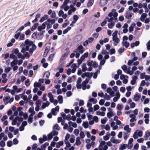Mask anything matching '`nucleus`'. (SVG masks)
Listing matches in <instances>:
<instances>
[{
	"instance_id": "nucleus-21",
	"label": "nucleus",
	"mask_w": 150,
	"mask_h": 150,
	"mask_svg": "<svg viewBox=\"0 0 150 150\" xmlns=\"http://www.w3.org/2000/svg\"><path fill=\"white\" fill-rule=\"evenodd\" d=\"M57 99L59 101V103L60 104H61L63 103V96L61 95H59L57 97Z\"/></svg>"
},
{
	"instance_id": "nucleus-33",
	"label": "nucleus",
	"mask_w": 150,
	"mask_h": 150,
	"mask_svg": "<svg viewBox=\"0 0 150 150\" xmlns=\"http://www.w3.org/2000/svg\"><path fill=\"white\" fill-rule=\"evenodd\" d=\"M30 57V55L27 52H26L24 54V56H23V58H22V59H24L26 57H28L29 58Z\"/></svg>"
},
{
	"instance_id": "nucleus-3",
	"label": "nucleus",
	"mask_w": 150,
	"mask_h": 150,
	"mask_svg": "<svg viewBox=\"0 0 150 150\" xmlns=\"http://www.w3.org/2000/svg\"><path fill=\"white\" fill-rule=\"evenodd\" d=\"M108 1L109 0H100L99 5L101 7L105 6L108 3Z\"/></svg>"
},
{
	"instance_id": "nucleus-64",
	"label": "nucleus",
	"mask_w": 150,
	"mask_h": 150,
	"mask_svg": "<svg viewBox=\"0 0 150 150\" xmlns=\"http://www.w3.org/2000/svg\"><path fill=\"white\" fill-rule=\"evenodd\" d=\"M123 108L122 105L120 104H118L117 105V110H120Z\"/></svg>"
},
{
	"instance_id": "nucleus-5",
	"label": "nucleus",
	"mask_w": 150,
	"mask_h": 150,
	"mask_svg": "<svg viewBox=\"0 0 150 150\" xmlns=\"http://www.w3.org/2000/svg\"><path fill=\"white\" fill-rule=\"evenodd\" d=\"M138 77L136 76H132V79L130 83L132 85H134L135 84L137 80Z\"/></svg>"
},
{
	"instance_id": "nucleus-4",
	"label": "nucleus",
	"mask_w": 150,
	"mask_h": 150,
	"mask_svg": "<svg viewBox=\"0 0 150 150\" xmlns=\"http://www.w3.org/2000/svg\"><path fill=\"white\" fill-rule=\"evenodd\" d=\"M47 23L45 22L43 23L42 25L40 26H38V30L39 31H41L42 30H43L45 29L46 27V25Z\"/></svg>"
},
{
	"instance_id": "nucleus-60",
	"label": "nucleus",
	"mask_w": 150,
	"mask_h": 150,
	"mask_svg": "<svg viewBox=\"0 0 150 150\" xmlns=\"http://www.w3.org/2000/svg\"><path fill=\"white\" fill-rule=\"evenodd\" d=\"M21 35V33L18 32L17 33L15 34L14 35V38L16 39H18L20 35Z\"/></svg>"
},
{
	"instance_id": "nucleus-59",
	"label": "nucleus",
	"mask_w": 150,
	"mask_h": 150,
	"mask_svg": "<svg viewBox=\"0 0 150 150\" xmlns=\"http://www.w3.org/2000/svg\"><path fill=\"white\" fill-rule=\"evenodd\" d=\"M30 80L29 79H27L25 81V84L26 86H28L30 85Z\"/></svg>"
},
{
	"instance_id": "nucleus-47",
	"label": "nucleus",
	"mask_w": 150,
	"mask_h": 150,
	"mask_svg": "<svg viewBox=\"0 0 150 150\" xmlns=\"http://www.w3.org/2000/svg\"><path fill=\"white\" fill-rule=\"evenodd\" d=\"M18 141L16 138L14 139L13 141V143L14 145H16L18 144Z\"/></svg>"
},
{
	"instance_id": "nucleus-37",
	"label": "nucleus",
	"mask_w": 150,
	"mask_h": 150,
	"mask_svg": "<svg viewBox=\"0 0 150 150\" xmlns=\"http://www.w3.org/2000/svg\"><path fill=\"white\" fill-rule=\"evenodd\" d=\"M107 120V118L106 117H105L104 119L101 120V122L102 124H105L106 123Z\"/></svg>"
},
{
	"instance_id": "nucleus-31",
	"label": "nucleus",
	"mask_w": 150,
	"mask_h": 150,
	"mask_svg": "<svg viewBox=\"0 0 150 150\" xmlns=\"http://www.w3.org/2000/svg\"><path fill=\"white\" fill-rule=\"evenodd\" d=\"M16 119L17 121H18L20 122H21L23 121V118L21 117H19L18 116H17L16 117Z\"/></svg>"
},
{
	"instance_id": "nucleus-54",
	"label": "nucleus",
	"mask_w": 150,
	"mask_h": 150,
	"mask_svg": "<svg viewBox=\"0 0 150 150\" xmlns=\"http://www.w3.org/2000/svg\"><path fill=\"white\" fill-rule=\"evenodd\" d=\"M125 51V48L121 47L118 50V52L120 54L122 53V52H124Z\"/></svg>"
},
{
	"instance_id": "nucleus-46",
	"label": "nucleus",
	"mask_w": 150,
	"mask_h": 150,
	"mask_svg": "<svg viewBox=\"0 0 150 150\" xmlns=\"http://www.w3.org/2000/svg\"><path fill=\"white\" fill-rule=\"evenodd\" d=\"M70 9H71L73 12H74L76 10V8L74 7L73 5H70L69 6Z\"/></svg>"
},
{
	"instance_id": "nucleus-36",
	"label": "nucleus",
	"mask_w": 150,
	"mask_h": 150,
	"mask_svg": "<svg viewBox=\"0 0 150 150\" xmlns=\"http://www.w3.org/2000/svg\"><path fill=\"white\" fill-rule=\"evenodd\" d=\"M41 84L40 83H38V82H36L34 83V87L35 88H37L38 87H39L40 86H41Z\"/></svg>"
},
{
	"instance_id": "nucleus-13",
	"label": "nucleus",
	"mask_w": 150,
	"mask_h": 150,
	"mask_svg": "<svg viewBox=\"0 0 150 150\" xmlns=\"http://www.w3.org/2000/svg\"><path fill=\"white\" fill-rule=\"evenodd\" d=\"M105 142L104 141H102L101 142L99 146V150H103V146L105 145Z\"/></svg>"
},
{
	"instance_id": "nucleus-58",
	"label": "nucleus",
	"mask_w": 150,
	"mask_h": 150,
	"mask_svg": "<svg viewBox=\"0 0 150 150\" xmlns=\"http://www.w3.org/2000/svg\"><path fill=\"white\" fill-rule=\"evenodd\" d=\"M12 142L11 141H8L7 142V146L9 147H11L12 145Z\"/></svg>"
},
{
	"instance_id": "nucleus-16",
	"label": "nucleus",
	"mask_w": 150,
	"mask_h": 150,
	"mask_svg": "<svg viewBox=\"0 0 150 150\" xmlns=\"http://www.w3.org/2000/svg\"><path fill=\"white\" fill-rule=\"evenodd\" d=\"M80 138L79 137H77L76 139V142L75 144L77 146H79L81 144V142L80 141Z\"/></svg>"
},
{
	"instance_id": "nucleus-32",
	"label": "nucleus",
	"mask_w": 150,
	"mask_h": 150,
	"mask_svg": "<svg viewBox=\"0 0 150 150\" xmlns=\"http://www.w3.org/2000/svg\"><path fill=\"white\" fill-rule=\"evenodd\" d=\"M10 98V97L9 96H5L3 98V101L6 104V103L8 102L7 101Z\"/></svg>"
},
{
	"instance_id": "nucleus-17",
	"label": "nucleus",
	"mask_w": 150,
	"mask_h": 150,
	"mask_svg": "<svg viewBox=\"0 0 150 150\" xmlns=\"http://www.w3.org/2000/svg\"><path fill=\"white\" fill-rule=\"evenodd\" d=\"M124 129L127 132L129 133L131 132V129L129 127L128 125H126L124 128Z\"/></svg>"
},
{
	"instance_id": "nucleus-11",
	"label": "nucleus",
	"mask_w": 150,
	"mask_h": 150,
	"mask_svg": "<svg viewBox=\"0 0 150 150\" xmlns=\"http://www.w3.org/2000/svg\"><path fill=\"white\" fill-rule=\"evenodd\" d=\"M82 36L81 35H79L76 36L75 38V40L76 42H78L81 40Z\"/></svg>"
},
{
	"instance_id": "nucleus-40",
	"label": "nucleus",
	"mask_w": 150,
	"mask_h": 150,
	"mask_svg": "<svg viewBox=\"0 0 150 150\" xmlns=\"http://www.w3.org/2000/svg\"><path fill=\"white\" fill-rule=\"evenodd\" d=\"M138 131V130H136L133 134V137L134 139H137L138 137V136L137 134Z\"/></svg>"
},
{
	"instance_id": "nucleus-1",
	"label": "nucleus",
	"mask_w": 150,
	"mask_h": 150,
	"mask_svg": "<svg viewBox=\"0 0 150 150\" xmlns=\"http://www.w3.org/2000/svg\"><path fill=\"white\" fill-rule=\"evenodd\" d=\"M25 47L26 48V51H29L30 54H32L34 51L36 49L37 47L34 43L33 42L30 41L28 39L25 40Z\"/></svg>"
},
{
	"instance_id": "nucleus-18",
	"label": "nucleus",
	"mask_w": 150,
	"mask_h": 150,
	"mask_svg": "<svg viewBox=\"0 0 150 150\" xmlns=\"http://www.w3.org/2000/svg\"><path fill=\"white\" fill-rule=\"evenodd\" d=\"M133 15L132 13H128L127 12L126 13V15L125 16V17L126 18L128 19H130L132 17Z\"/></svg>"
},
{
	"instance_id": "nucleus-38",
	"label": "nucleus",
	"mask_w": 150,
	"mask_h": 150,
	"mask_svg": "<svg viewBox=\"0 0 150 150\" xmlns=\"http://www.w3.org/2000/svg\"><path fill=\"white\" fill-rule=\"evenodd\" d=\"M89 80L87 79H86L85 80L83 81L82 83V86H85L86 84L88 83Z\"/></svg>"
},
{
	"instance_id": "nucleus-56",
	"label": "nucleus",
	"mask_w": 150,
	"mask_h": 150,
	"mask_svg": "<svg viewBox=\"0 0 150 150\" xmlns=\"http://www.w3.org/2000/svg\"><path fill=\"white\" fill-rule=\"evenodd\" d=\"M90 74L89 72H85L84 73H83L81 75V77L83 78H84L85 77H87V74Z\"/></svg>"
},
{
	"instance_id": "nucleus-39",
	"label": "nucleus",
	"mask_w": 150,
	"mask_h": 150,
	"mask_svg": "<svg viewBox=\"0 0 150 150\" xmlns=\"http://www.w3.org/2000/svg\"><path fill=\"white\" fill-rule=\"evenodd\" d=\"M10 58L13 59H17V57L16 55H15L13 53L11 54L10 55Z\"/></svg>"
},
{
	"instance_id": "nucleus-9",
	"label": "nucleus",
	"mask_w": 150,
	"mask_h": 150,
	"mask_svg": "<svg viewBox=\"0 0 150 150\" xmlns=\"http://www.w3.org/2000/svg\"><path fill=\"white\" fill-rule=\"evenodd\" d=\"M50 18H48V19L45 22V23H47L46 25H47V29H49L51 28L52 26L51 24H50Z\"/></svg>"
},
{
	"instance_id": "nucleus-22",
	"label": "nucleus",
	"mask_w": 150,
	"mask_h": 150,
	"mask_svg": "<svg viewBox=\"0 0 150 150\" xmlns=\"http://www.w3.org/2000/svg\"><path fill=\"white\" fill-rule=\"evenodd\" d=\"M82 70L83 72H85L87 70V68L86 67V64L83 63L82 66Z\"/></svg>"
},
{
	"instance_id": "nucleus-25",
	"label": "nucleus",
	"mask_w": 150,
	"mask_h": 150,
	"mask_svg": "<svg viewBox=\"0 0 150 150\" xmlns=\"http://www.w3.org/2000/svg\"><path fill=\"white\" fill-rule=\"evenodd\" d=\"M115 25V22L113 21L108 24V27L110 29H112Z\"/></svg>"
},
{
	"instance_id": "nucleus-49",
	"label": "nucleus",
	"mask_w": 150,
	"mask_h": 150,
	"mask_svg": "<svg viewBox=\"0 0 150 150\" xmlns=\"http://www.w3.org/2000/svg\"><path fill=\"white\" fill-rule=\"evenodd\" d=\"M90 74H88L87 77L88 78V79H91L92 76H93V72H89Z\"/></svg>"
},
{
	"instance_id": "nucleus-30",
	"label": "nucleus",
	"mask_w": 150,
	"mask_h": 150,
	"mask_svg": "<svg viewBox=\"0 0 150 150\" xmlns=\"http://www.w3.org/2000/svg\"><path fill=\"white\" fill-rule=\"evenodd\" d=\"M114 115L113 114V112H109L107 114V117L108 118H110L112 115Z\"/></svg>"
},
{
	"instance_id": "nucleus-23",
	"label": "nucleus",
	"mask_w": 150,
	"mask_h": 150,
	"mask_svg": "<svg viewBox=\"0 0 150 150\" xmlns=\"http://www.w3.org/2000/svg\"><path fill=\"white\" fill-rule=\"evenodd\" d=\"M49 51V48H47V47H46L45 52L43 54V57H46L47 54L48 53V52Z\"/></svg>"
},
{
	"instance_id": "nucleus-28",
	"label": "nucleus",
	"mask_w": 150,
	"mask_h": 150,
	"mask_svg": "<svg viewBox=\"0 0 150 150\" xmlns=\"http://www.w3.org/2000/svg\"><path fill=\"white\" fill-rule=\"evenodd\" d=\"M54 56V55L53 54H50L48 58V60L51 61H52Z\"/></svg>"
},
{
	"instance_id": "nucleus-55",
	"label": "nucleus",
	"mask_w": 150,
	"mask_h": 150,
	"mask_svg": "<svg viewBox=\"0 0 150 150\" xmlns=\"http://www.w3.org/2000/svg\"><path fill=\"white\" fill-rule=\"evenodd\" d=\"M70 134L68 133H67L65 137V139L64 141H68V140L69 139L70 137Z\"/></svg>"
},
{
	"instance_id": "nucleus-41",
	"label": "nucleus",
	"mask_w": 150,
	"mask_h": 150,
	"mask_svg": "<svg viewBox=\"0 0 150 150\" xmlns=\"http://www.w3.org/2000/svg\"><path fill=\"white\" fill-rule=\"evenodd\" d=\"M93 61L92 60H89L87 62V64L88 66H91L92 65Z\"/></svg>"
},
{
	"instance_id": "nucleus-10",
	"label": "nucleus",
	"mask_w": 150,
	"mask_h": 150,
	"mask_svg": "<svg viewBox=\"0 0 150 150\" xmlns=\"http://www.w3.org/2000/svg\"><path fill=\"white\" fill-rule=\"evenodd\" d=\"M48 16L47 14L45 15L43 17H42L40 20V23H42L43 21H45V20H47L48 19Z\"/></svg>"
},
{
	"instance_id": "nucleus-48",
	"label": "nucleus",
	"mask_w": 150,
	"mask_h": 150,
	"mask_svg": "<svg viewBox=\"0 0 150 150\" xmlns=\"http://www.w3.org/2000/svg\"><path fill=\"white\" fill-rule=\"evenodd\" d=\"M52 134L53 135V136L55 135H57L58 134V132L57 131L55 130H53L51 132Z\"/></svg>"
},
{
	"instance_id": "nucleus-61",
	"label": "nucleus",
	"mask_w": 150,
	"mask_h": 150,
	"mask_svg": "<svg viewBox=\"0 0 150 150\" xmlns=\"http://www.w3.org/2000/svg\"><path fill=\"white\" fill-rule=\"evenodd\" d=\"M38 145L36 143L34 144L32 147V149L33 150H36L37 148Z\"/></svg>"
},
{
	"instance_id": "nucleus-12",
	"label": "nucleus",
	"mask_w": 150,
	"mask_h": 150,
	"mask_svg": "<svg viewBox=\"0 0 150 150\" xmlns=\"http://www.w3.org/2000/svg\"><path fill=\"white\" fill-rule=\"evenodd\" d=\"M79 18V17L77 16V15H74L73 16V20L72 22V23H75Z\"/></svg>"
},
{
	"instance_id": "nucleus-14",
	"label": "nucleus",
	"mask_w": 150,
	"mask_h": 150,
	"mask_svg": "<svg viewBox=\"0 0 150 150\" xmlns=\"http://www.w3.org/2000/svg\"><path fill=\"white\" fill-rule=\"evenodd\" d=\"M147 16V15L145 13H142L140 18V21L142 22H144L145 20V18Z\"/></svg>"
},
{
	"instance_id": "nucleus-42",
	"label": "nucleus",
	"mask_w": 150,
	"mask_h": 150,
	"mask_svg": "<svg viewBox=\"0 0 150 150\" xmlns=\"http://www.w3.org/2000/svg\"><path fill=\"white\" fill-rule=\"evenodd\" d=\"M93 120L94 122H96L97 123L98 122V118L97 116H94L93 117Z\"/></svg>"
},
{
	"instance_id": "nucleus-6",
	"label": "nucleus",
	"mask_w": 150,
	"mask_h": 150,
	"mask_svg": "<svg viewBox=\"0 0 150 150\" xmlns=\"http://www.w3.org/2000/svg\"><path fill=\"white\" fill-rule=\"evenodd\" d=\"M110 141L114 144H118L121 142L120 140L115 139L114 137H111L110 139Z\"/></svg>"
},
{
	"instance_id": "nucleus-53",
	"label": "nucleus",
	"mask_w": 150,
	"mask_h": 150,
	"mask_svg": "<svg viewBox=\"0 0 150 150\" xmlns=\"http://www.w3.org/2000/svg\"><path fill=\"white\" fill-rule=\"evenodd\" d=\"M64 142L66 145L67 147L68 148H69L71 147V145L69 141H64Z\"/></svg>"
},
{
	"instance_id": "nucleus-27",
	"label": "nucleus",
	"mask_w": 150,
	"mask_h": 150,
	"mask_svg": "<svg viewBox=\"0 0 150 150\" xmlns=\"http://www.w3.org/2000/svg\"><path fill=\"white\" fill-rule=\"evenodd\" d=\"M94 0H89L87 3L88 6H92L94 3Z\"/></svg>"
},
{
	"instance_id": "nucleus-15",
	"label": "nucleus",
	"mask_w": 150,
	"mask_h": 150,
	"mask_svg": "<svg viewBox=\"0 0 150 150\" xmlns=\"http://www.w3.org/2000/svg\"><path fill=\"white\" fill-rule=\"evenodd\" d=\"M122 44L123 46H125L126 48H128L129 46V43L127 41H122Z\"/></svg>"
},
{
	"instance_id": "nucleus-29",
	"label": "nucleus",
	"mask_w": 150,
	"mask_h": 150,
	"mask_svg": "<svg viewBox=\"0 0 150 150\" xmlns=\"http://www.w3.org/2000/svg\"><path fill=\"white\" fill-rule=\"evenodd\" d=\"M53 129L54 130H59L60 129V127L57 124H55L53 127Z\"/></svg>"
},
{
	"instance_id": "nucleus-26",
	"label": "nucleus",
	"mask_w": 150,
	"mask_h": 150,
	"mask_svg": "<svg viewBox=\"0 0 150 150\" xmlns=\"http://www.w3.org/2000/svg\"><path fill=\"white\" fill-rule=\"evenodd\" d=\"M127 145L126 144H123L121 145L119 149L121 150H124L126 148V146Z\"/></svg>"
},
{
	"instance_id": "nucleus-19",
	"label": "nucleus",
	"mask_w": 150,
	"mask_h": 150,
	"mask_svg": "<svg viewBox=\"0 0 150 150\" xmlns=\"http://www.w3.org/2000/svg\"><path fill=\"white\" fill-rule=\"evenodd\" d=\"M39 23H36L31 28V31H33L35 30L38 26Z\"/></svg>"
},
{
	"instance_id": "nucleus-57",
	"label": "nucleus",
	"mask_w": 150,
	"mask_h": 150,
	"mask_svg": "<svg viewBox=\"0 0 150 150\" xmlns=\"http://www.w3.org/2000/svg\"><path fill=\"white\" fill-rule=\"evenodd\" d=\"M93 66L94 68H96L98 67V64L96 61L93 62Z\"/></svg>"
},
{
	"instance_id": "nucleus-2",
	"label": "nucleus",
	"mask_w": 150,
	"mask_h": 150,
	"mask_svg": "<svg viewBox=\"0 0 150 150\" xmlns=\"http://www.w3.org/2000/svg\"><path fill=\"white\" fill-rule=\"evenodd\" d=\"M59 106L58 105L56 106L55 108H52L51 110V113L54 116L57 115V112H58L59 110Z\"/></svg>"
},
{
	"instance_id": "nucleus-52",
	"label": "nucleus",
	"mask_w": 150,
	"mask_h": 150,
	"mask_svg": "<svg viewBox=\"0 0 150 150\" xmlns=\"http://www.w3.org/2000/svg\"><path fill=\"white\" fill-rule=\"evenodd\" d=\"M37 33L34 32L32 34L31 36L32 38L34 39H36L37 38Z\"/></svg>"
},
{
	"instance_id": "nucleus-63",
	"label": "nucleus",
	"mask_w": 150,
	"mask_h": 150,
	"mask_svg": "<svg viewBox=\"0 0 150 150\" xmlns=\"http://www.w3.org/2000/svg\"><path fill=\"white\" fill-rule=\"evenodd\" d=\"M5 145V142L3 141H1L0 142V146L2 147H4Z\"/></svg>"
},
{
	"instance_id": "nucleus-7",
	"label": "nucleus",
	"mask_w": 150,
	"mask_h": 150,
	"mask_svg": "<svg viewBox=\"0 0 150 150\" xmlns=\"http://www.w3.org/2000/svg\"><path fill=\"white\" fill-rule=\"evenodd\" d=\"M141 98L140 94L138 93H136L134 96V101H137Z\"/></svg>"
},
{
	"instance_id": "nucleus-45",
	"label": "nucleus",
	"mask_w": 150,
	"mask_h": 150,
	"mask_svg": "<svg viewBox=\"0 0 150 150\" xmlns=\"http://www.w3.org/2000/svg\"><path fill=\"white\" fill-rule=\"evenodd\" d=\"M110 55H112L113 54H114L115 52V49L114 48H112L110 50Z\"/></svg>"
},
{
	"instance_id": "nucleus-50",
	"label": "nucleus",
	"mask_w": 150,
	"mask_h": 150,
	"mask_svg": "<svg viewBox=\"0 0 150 150\" xmlns=\"http://www.w3.org/2000/svg\"><path fill=\"white\" fill-rule=\"evenodd\" d=\"M74 134L77 136L78 135L79 133V130L78 129H75L74 132Z\"/></svg>"
},
{
	"instance_id": "nucleus-34",
	"label": "nucleus",
	"mask_w": 150,
	"mask_h": 150,
	"mask_svg": "<svg viewBox=\"0 0 150 150\" xmlns=\"http://www.w3.org/2000/svg\"><path fill=\"white\" fill-rule=\"evenodd\" d=\"M83 127L85 129H86L88 127V124L87 122H83L82 125Z\"/></svg>"
},
{
	"instance_id": "nucleus-44",
	"label": "nucleus",
	"mask_w": 150,
	"mask_h": 150,
	"mask_svg": "<svg viewBox=\"0 0 150 150\" xmlns=\"http://www.w3.org/2000/svg\"><path fill=\"white\" fill-rule=\"evenodd\" d=\"M48 136V140H50L52 139V138L53 136L52 134V133L51 132L48 134L47 135Z\"/></svg>"
},
{
	"instance_id": "nucleus-43",
	"label": "nucleus",
	"mask_w": 150,
	"mask_h": 150,
	"mask_svg": "<svg viewBox=\"0 0 150 150\" xmlns=\"http://www.w3.org/2000/svg\"><path fill=\"white\" fill-rule=\"evenodd\" d=\"M138 130L137 132V135L139 137H142V131L141 130Z\"/></svg>"
},
{
	"instance_id": "nucleus-8",
	"label": "nucleus",
	"mask_w": 150,
	"mask_h": 150,
	"mask_svg": "<svg viewBox=\"0 0 150 150\" xmlns=\"http://www.w3.org/2000/svg\"><path fill=\"white\" fill-rule=\"evenodd\" d=\"M77 48L78 49L79 52L81 54L83 53L84 52V49L83 46L81 45H79Z\"/></svg>"
},
{
	"instance_id": "nucleus-20",
	"label": "nucleus",
	"mask_w": 150,
	"mask_h": 150,
	"mask_svg": "<svg viewBox=\"0 0 150 150\" xmlns=\"http://www.w3.org/2000/svg\"><path fill=\"white\" fill-rule=\"evenodd\" d=\"M63 144L64 143L63 141H59L57 143L56 147L57 148H59L61 146L63 145Z\"/></svg>"
},
{
	"instance_id": "nucleus-35",
	"label": "nucleus",
	"mask_w": 150,
	"mask_h": 150,
	"mask_svg": "<svg viewBox=\"0 0 150 150\" xmlns=\"http://www.w3.org/2000/svg\"><path fill=\"white\" fill-rule=\"evenodd\" d=\"M19 52V50L18 48L13 49L12 51V52L16 54H17Z\"/></svg>"
},
{
	"instance_id": "nucleus-51",
	"label": "nucleus",
	"mask_w": 150,
	"mask_h": 150,
	"mask_svg": "<svg viewBox=\"0 0 150 150\" xmlns=\"http://www.w3.org/2000/svg\"><path fill=\"white\" fill-rule=\"evenodd\" d=\"M105 19H106V21L108 20V21L109 22H113L112 21L113 20V18L112 17H111L110 18H109L108 17H106L105 18Z\"/></svg>"
},
{
	"instance_id": "nucleus-62",
	"label": "nucleus",
	"mask_w": 150,
	"mask_h": 150,
	"mask_svg": "<svg viewBox=\"0 0 150 150\" xmlns=\"http://www.w3.org/2000/svg\"><path fill=\"white\" fill-rule=\"evenodd\" d=\"M99 106L98 105H95L93 107L94 111L97 110L99 109Z\"/></svg>"
},
{
	"instance_id": "nucleus-24",
	"label": "nucleus",
	"mask_w": 150,
	"mask_h": 150,
	"mask_svg": "<svg viewBox=\"0 0 150 150\" xmlns=\"http://www.w3.org/2000/svg\"><path fill=\"white\" fill-rule=\"evenodd\" d=\"M89 101L92 102L93 104H96L97 102V100L96 99L93 98H90L89 100Z\"/></svg>"
}]
</instances>
